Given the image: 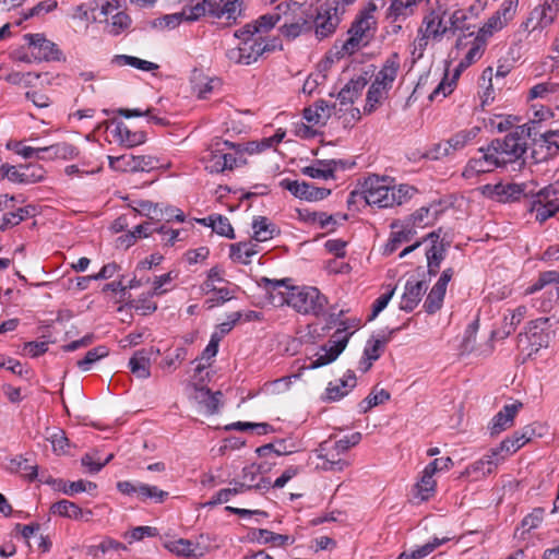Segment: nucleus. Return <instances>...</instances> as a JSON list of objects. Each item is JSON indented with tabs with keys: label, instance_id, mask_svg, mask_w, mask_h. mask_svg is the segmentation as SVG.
Wrapping results in <instances>:
<instances>
[{
	"label": "nucleus",
	"instance_id": "51",
	"mask_svg": "<svg viewBox=\"0 0 559 559\" xmlns=\"http://www.w3.org/2000/svg\"><path fill=\"white\" fill-rule=\"evenodd\" d=\"M321 452L325 451V453L319 454V457L324 460L322 468L325 471H334V472H341L345 467L348 466V462L337 457L332 451H328V448L325 445H321Z\"/></svg>",
	"mask_w": 559,
	"mask_h": 559
},
{
	"label": "nucleus",
	"instance_id": "9",
	"mask_svg": "<svg viewBox=\"0 0 559 559\" xmlns=\"http://www.w3.org/2000/svg\"><path fill=\"white\" fill-rule=\"evenodd\" d=\"M364 198L368 205H377L378 207L391 206V189L386 178L371 176L368 177L364 185L362 191H353L349 194L348 203L355 202L356 198Z\"/></svg>",
	"mask_w": 559,
	"mask_h": 559
},
{
	"label": "nucleus",
	"instance_id": "59",
	"mask_svg": "<svg viewBox=\"0 0 559 559\" xmlns=\"http://www.w3.org/2000/svg\"><path fill=\"white\" fill-rule=\"evenodd\" d=\"M281 11L280 4L275 8L272 13L264 14L260 16L255 22V26H259V33L267 32L273 28L276 24L281 23Z\"/></svg>",
	"mask_w": 559,
	"mask_h": 559
},
{
	"label": "nucleus",
	"instance_id": "11",
	"mask_svg": "<svg viewBox=\"0 0 559 559\" xmlns=\"http://www.w3.org/2000/svg\"><path fill=\"white\" fill-rule=\"evenodd\" d=\"M469 44L471 47L465 53L464 58L460 61L454 78H456L461 71L465 70L471 64L480 59L484 53L486 46V40L484 37H479L478 35L473 36ZM454 81L455 79H453L451 82H448L447 80L441 81L430 94V100H435L439 95L445 97L448 94H450L453 91Z\"/></svg>",
	"mask_w": 559,
	"mask_h": 559
},
{
	"label": "nucleus",
	"instance_id": "49",
	"mask_svg": "<svg viewBox=\"0 0 559 559\" xmlns=\"http://www.w3.org/2000/svg\"><path fill=\"white\" fill-rule=\"evenodd\" d=\"M168 496L169 493L167 491H164L156 486L141 483V487H139V499L143 502L152 500L155 503H162L168 498Z\"/></svg>",
	"mask_w": 559,
	"mask_h": 559
},
{
	"label": "nucleus",
	"instance_id": "14",
	"mask_svg": "<svg viewBox=\"0 0 559 559\" xmlns=\"http://www.w3.org/2000/svg\"><path fill=\"white\" fill-rule=\"evenodd\" d=\"M526 338L532 347V352H538L540 348L549 346L554 331L551 330L549 318H538L530 322L526 330Z\"/></svg>",
	"mask_w": 559,
	"mask_h": 559
},
{
	"label": "nucleus",
	"instance_id": "55",
	"mask_svg": "<svg viewBox=\"0 0 559 559\" xmlns=\"http://www.w3.org/2000/svg\"><path fill=\"white\" fill-rule=\"evenodd\" d=\"M430 207L423 206L415 211L409 217L405 218L416 230L429 225L435 218L430 215Z\"/></svg>",
	"mask_w": 559,
	"mask_h": 559
},
{
	"label": "nucleus",
	"instance_id": "8",
	"mask_svg": "<svg viewBox=\"0 0 559 559\" xmlns=\"http://www.w3.org/2000/svg\"><path fill=\"white\" fill-rule=\"evenodd\" d=\"M343 12L344 7L337 0H320L311 19L316 37L321 40L331 36L336 31Z\"/></svg>",
	"mask_w": 559,
	"mask_h": 559
},
{
	"label": "nucleus",
	"instance_id": "36",
	"mask_svg": "<svg viewBox=\"0 0 559 559\" xmlns=\"http://www.w3.org/2000/svg\"><path fill=\"white\" fill-rule=\"evenodd\" d=\"M114 132L115 135L118 138L119 142L128 147L136 146L145 142L144 132H132L121 121L116 123Z\"/></svg>",
	"mask_w": 559,
	"mask_h": 559
},
{
	"label": "nucleus",
	"instance_id": "47",
	"mask_svg": "<svg viewBox=\"0 0 559 559\" xmlns=\"http://www.w3.org/2000/svg\"><path fill=\"white\" fill-rule=\"evenodd\" d=\"M108 354L109 350L106 346L94 347L85 354L84 358L76 361V366L82 371H88L96 361L105 358Z\"/></svg>",
	"mask_w": 559,
	"mask_h": 559
},
{
	"label": "nucleus",
	"instance_id": "29",
	"mask_svg": "<svg viewBox=\"0 0 559 559\" xmlns=\"http://www.w3.org/2000/svg\"><path fill=\"white\" fill-rule=\"evenodd\" d=\"M241 479L248 485L250 490H269L271 487L270 479L261 476V468L255 464L242 468Z\"/></svg>",
	"mask_w": 559,
	"mask_h": 559
},
{
	"label": "nucleus",
	"instance_id": "63",
	"mask_svg": "<svg viewBox=\"0 0 559 559\" xmlns=\"http://www.w3.org/2000/svg\"><path fill=\"white\" fill-rule=\"evenodd\" d=\"M94 489H96V484H94L92 481H86V480L80 479L76 481L69 483L67 486H64L62 488V491L66 495L73 496L79 492H84V491L90 492Z\"/></svg>",
	"mask_w": 559,
	"mask_h": 559
},
{
	"label": "nucleus",
	"instance_id": "37",
	"mask_svg": "<svg viewBox=\"0 0 559 559\" xmlns=\"http://www.w3.org/2000/svg\"><path fill=\"white\" fill-rule=\"evenodd\" d=\"M252 229L253 238L259 242L267 241L278 233L275 225L264 216H258L253 219Z\"/></svg>",
	"mask_w": 559,
	"mask_h": 559
},
{
	"label": "nucleus",
	"instance_id": "18",
	"mask_svg": "<svg viewBox=\"0 0 559 559\" xmlns=\"http://www.w3.org/2000/svg\"><path fill=\"white\" fill-rule=\"evenodd\" d=\"M390 227L392 231L383 249L385 255L395 252L403 243L411 241L417 234V230L406 219L394 221Z\"/></svg>",
	"mask_w": 559,
	"mask_h": 559
},
{
	"label": "nucleus",
	"instance_id": "46",
	"mask_svg": "<svg viewBox=\"0 0 559 559\" xmlns=\"http://www.w3.org/2000/svg\"><path fill=\"white\" fill-rule=\"evenodd\" d=\"M390 397H391V395L386 390L381 389L378 391V390L373 389L370 392V394L359 403L360 413L365 414V413L369 412L372 407L378 406V405L383 404L384 402L389 401Z\"/></svg>",
	"mask_w": 559,
	"mask_h": 559
},
{
	"label": "nucleus",
	"instance_id": "7",
	"mask_svg": "<svg viewBox=\"0 0 559 559\" xmlns=\"http://www.w3.org/2000/svg\"><path fill=\"white\" fill-rule=\"evenodd\" d=\"M376 9L377 7L374 3H368V5L353 22L352 27L348 31L349 37L343 44V50L346 53L353 55L360 47L366 46L373 37L376 28L373 12Z\"/></svg>",
	"mask_w": 559,
	"mask_h": 559
},
{
	"label": "nucleus",
	"instance_id": "1",
	"mask_svg": "<svg viewBox=\"0 0 559 559\" xmlns=\"http://www.w3.org/2000/svg\"><path fill=\"white\" fill-rule=\"evenodd\" d=\"M259 286L269 295L273 304L287 305L301 314L320 317L325 312L328 299L311 286H294L290 278L271 280L261 277Z\"/></svg>",
	"mask_w": 559,
	"mask_h": 559
},
{
	"label": "nucleus",
	"instance_id": "12",
	"mask_svg": "<svg viewBox=\"0 0 559 559\" xmlns=\"http://www.w3.org/2000/svg\"><path fill=\"white\" fill-rule=\"evenodd\" d=\"M349 335L350 334L346 333L345 329L336 330L328 344L321 348L322 353L317 354L316 358L310 361L309 368L316 369L334 361L345 349Z\"/></svg>",
	"mask_w": 559,
	"mask_h": 559
},
{
	"label": "nucleus",
	"instance_id": "13",
	"mask_svg": "<svg viewBox=\"0 0 559 559\" xmlns=\"http://www.w3.org/2000/svg\"><path fill=\"white\" fill-rule=\"evenodd\" d=\"M556 190L552 187L542 189L535 197L531 212L539 223L546 222L549 217L559 212V200L556 198Z\"/></svg>",
	"mask_w": 559,
	"mask_h": 559
},
{
	"label": "nucleus",
	"instance_id": "22",
	"mask_svg": "<svg viewBox=\"0 0 559 559\" xmlns=\"http://www.w3.org/2000/svg\"><path fill=\"white\" fill-rule=\"evenodd\" d=\"M423 241H430V247L426 250L427 266L429 275H436L444 259L445 245L439 240L436 231L428 234Z\"/></svg>",
	"mask_w": 559,
	"mask_h": 559
},
{
	"label": "nucleus",
	"instance_id": "19",
	"mask_svg": "<svg viewBox=\"0 0 559 559\" xmlns=\"http://www.w3.org/2000/svg\"><path fill=\"white\" fill-rule=\"evenodd\" d=\"M469 15L463 9H457L449 14V24H448V34L455 35L457 32H467L463 37H459L456 40V48L461 49L468 45L466 41L467 38L474 36L475 32L472 29L471 24L468 23Z\"/></svg>",
	"mask_w": 559,
	"mask_h": 559
},
{
	"label": "nucleus",
	"instance_id": "41",
	"mask_svg": "<svg viewBox=\"0 0 559 559\" xmlns=\"http://www.w3.org/2000/svg\"><path fill=\"white\" fill-rule=\"evenodd\" d=\"M385 341L380 338H371L367 341L364 349L366 367H361V371L366 372L378 360L384 350Z\"/></svg>",
	"mask_w": 559,
	"mask_h": 559
},
{
	"label": "nucleus",
	"instance_id": "64",
	"mask_svg": "<svg viewBox=\"0 0 559 559\" xmlns=\"http://www.w3.org/2000/svg\"><path fill=\"white\" fill-rule=\"evenodd\" d=\"M24 183H35L44 179L45 170L39 165H24Z\"/></svg>",
	"mask_w": 559,
	"mask_h": 559
},
{
	"label": "nucleus",
	"instance_id": "17",
	"mask_svg": "<svg viewBox=\"0 0 559 559\" xmlns=\"http://www.w3.org/2000/svg\"><path fill=\"white\" fill-rule=\"evenodd\" d=\"M280 185L296 198L310 202L323 200L331 193L329 189L318 188L306 181L283 179Z\"/></svg>",
	"mask_w": 559,
	"mask_h": 559
},
{
	"label": "nucleus",
	"instance_id": "16",
	"mask_svg": "<svg viewBox=\"0 0 559 559\" xmlns=\"http://www.w3.org/2000/svg\"><path fill=\"white\" fill-rule=\"evenodd\" d=\"M24 38L28 41L31 57L38 61L60 60L61 51L57 45L44 37L41 34H26Z\"/></svg>",
	"mask_w": 559,
	"mask_h": 559
},
{
	"label": "nucleus",
	"instance_id": "61",
	"mask_svg": "<svg viewBox=\"0 0 559 559\" xmlns=\"http://www.w3.org/2000/svg\"><path fill=\"white\" fill-rule=\"evenodd\" d=\"M12 464L15 466L16 471L28 480H33L37 477V465L28 464L27 459L19 456L12 460Z\"/></svg>",
	"mask_w": 559,
	"mask_h": 559
},
{
	"label": "nucleus",
	"instance_id": "44",
	"mask_svg": "<svg viewBox=\"0 0 559 559\" xmlns=\"http://www.w3.org/2000/svg\"><path fill=\"white\" fill-rule=\"evenodd\" d=\"M205 221H209V227H211L216 234L229 239L235 238L234 228L226 216L210 215L209 217H205Z\"/></svg>",
	"mask_w": 559,
	"mask_h": 559
},
{
	"label": "nucleus",
	"instance_id": "54",
	"mask_svg": "<svg viewBox=\"0 0 559 559\" xmlns=\"http://www.w3.org/2000/svg\"><path fill=\"white\" fill-rule=\"evenodd\" d=\"M559 284V272L558 271H547L539 274L536 282H534L531 286L526 288V294H534L540 289H543L546 285L549 284Z\"/></svg>",
	"mask_w": 559,
	"mask_h": 559
},
{
	"label": "nucleus",
	"instance_id": "3",
	"mask_svg": "<svg viewBox=\"0 0 559 559\" xmlns=\"http://www.w3.org/2000/svg\"><path fill=\"white\" fill-rule=\"evenodd\" d=\"M243 0H202L181 10L185 21H197L202 16L215 20L225 19L228 24L237 21L241 14Z\"/></svg>",
	"mask_w": 559,
	"mask_h": 559
},
{
	"label": "nucleus",
	"instance_id": "35",
	"mask_svg": "<svg viewBox=\"0 0 559 559\" xmlns=\"http://www.w3.org/2000/svg\"><path fill=\"white\" fill-rule=\"evenodd\" d=\"M559 94V83L547 81L534 85L530 90V98H543L556 105Z\"/></svg>",
	"mask_w": 559,
	"mask_h": 559
},
{
	"label": "nucleus",
	"instance_id": "25",
	"mask_svg": "<svg viewBox=\"0 0 559 559\" xmlns=\"http://www.w3.org/2000/svg\"><path fill=\"white\" fill-rule=\"evenodd\" d=\"M356 386V376L354 371L348 370L344 377L335 382H330L325 389L324 400L336 402L343 399Z\"/></svg>",
	"mask_w": 559,
	"mask_h": 559
},
{
	"label": "nucleus",
	"instance_id": "6",
	"mask_svg": "<svg viewBox=\"0 0 559 559\" xmlns=\"http://www.w3.org/2000/svg\"><path fill=\"white\" fill-rule=\"evenodd\" d=\"M281 11V34L288 38L295 39L296 37L312 31V13L298 2H283L280 3Z\"/></svg>",
	"mask_w": 559,
	"mask_h": 559
},
{
	"label": "nucleus",
	"instance_id": "34",
	"mask_svg": "<svg viewBox=\"0 0 559 559\" xmlns=\"http://www.w3.org/2000/svg\"><path fill=\"white\" fill-rule=\"evenodd\" d=\"M258 253V245L252 241L233 243L230 246V258L242 264H249L251 258Z\"/></svg>",
	"mask_w": 559,
	"mask_h": 559
},
{
	"label": "nucleus",
	"instance_id": "50",
	"mask_svg": "<svg viewBox=\"0 0 559 559\" xmlns=\"http://www.w3.org/2000/svg\"><path fill=\"white\" fill-rule=\"evenodd\" d=\"M131 24V19L124 12H117L111 15L110 19H107L106 29L109 34L117 36L124 29H127Z\"/></svg>",
	"mask_w": 559,
	"mask_h": 559
},
{
	"label": "nucleus",
	"instance_id": "32",
	"mask_svg": "<svg viewBox=\"0 0 559 559\" xmlns=\"http://www.w3.org/2000/svg\"><path fill=\"white\" fill-rule=\"evenodd\" d=\"M111 63L117 67L129 66L145 72H153L159 68L157 63L140 59L128 55H116L111 59Z\"/></svg>",
	"mask_w": 559,
	"mask_h": 559
},
{
	"label": "nucleus",
	"instance_id": "24",
	"mask_svg": "<svg viewBox=\"0 0 559 559\" xmlns=\"http://www.w3.org/2000/svg\"><path fill=\"white\" fill-rule=\"evenodd\" d=\"M400 70V59L397 53L391 55L383 63L380 71L377 73L372 84L383 87L385 91L392 88L393 82L397 76Z\"/></svg>",
	"mask_w": 559,
	"mask_h": 559
},
{
	"label": "nucleus",
	"instance_id": "38",
	"mask_svg": "<svg viewBox=\"0 0 559 559\" xmlns=\"http://www.w3.org/2000/svg\"><path fill=\"white\" fill-rule=\"evenodd\" d=\"M493 194L500 202L515 201L519 200L521 195L525 194V186L518 183H499L495 186Z\"/></svg>",
	"mask_w": 559,
	"mask_h": 559
},
{
	"label": "nucleus",
	"instance_id": "53",
	"mask_svg": "<svg viewBox=\"0 0 559 559\" xmlns=\"http://www.w3.org/2000/svg\"><path fill=\"white\" fill-rule=\"evenodd\" d=\"M255 538L263 544H273L275 546H283L288 543H292L290 537L288 535H282L273 533L269 530L260 528L255 534Z\"/></svg>",
	"mask_w": 559,
	"mask_h": 559
},
{
	"label": "nucleus",
	"instance_id": "48",
	"mask_svg": "<svg viewBox=\"0 0 559 559\" xmlns=\"http://www.w3.org/2000/svg\"><path fill=\"white\" fill-rule=\"evenodd\" d=\"M111 169L123 173L136 171L135 156L132 154H122L120 156H108Z\"/></svg>",
	"mask_w": 559,
	"mask_h": 559
},
{
	"label": "nucleus",
	"instance_id": "42",
	"mask_svg": "<svg viewBox=\"0 0 559 559\" xmlns=\"http://www.w3.org/2000/svg\"><path fill=\"white\" fill-rule=\"evenodd\" d=\"M45 154H47L48 158H62V159H72L78 155V150L75 146L68 143H58L50 146H45L39 148Z\"/></svg>",
	"mask_w": 559,
	"mask_h": 559
},
{
	"label": "nucleus",
	"instance_id": "5",
	"mask_svg": "<svg viewBox=\"0 0 559 559\" xmlns=\"http://www.w3.org/2000/svg\"><path fill=\"white\" fill-rule=\"evenodd\" d=\"M241 152L239 145L215 138L205 150L202 160L207 171L219 174L236 167L238 165L236 155Z\"/></svg>",
	"mask_w": 559,
	"mask_h": 559
},
{
	"label": "nucleus",
	"instance_id": "52",
	"mask_svg": "<svg viewBox=\"0 0 559 559\" xmlns=\"http://www.w3.org/2000/svg\"><path fill=\"white\" fill-rule=\"evenodd\" d=\"M391 206L394 205H401L408 201L414 193L416 192V189L408 185H399V186H391Z\"/></svg>",
	"mask_w": 559,
	"mask_h": 559
},
{
	"label": "nucleus",
	"instance_id": "15",
	"mask_svg": "<svg viewBox=\"0 0 559 559\" xmlns=\"http://www.w3.org/2000/svg\"><path fill=\"white\" fill-rule=\"evenodd\" d=\"M483 155L478 158H472L463 170V177L469 179L479 174L492 171L495 168L503 167L499 156L493 152L491 144L487 148H479Z\"/></svg>",
	"mask_w": 559,
	"mask_h": 559
},
{
	"label": "nucleus",
	"instance_id": "23",
	"mask_svg": "<svg viewBox=\"0 0 559 559\" xmlns=\"http://www.w3.org/2000/svg\"><path fill=\"white\" fill-rule=\"evenodd\" d=\"M445 14L447 11L442 13L437 11L429 12L424 16L421 26L419 27L420 32L426 34V37H432V40L440 41L443 35L448 34V24L443 21Z\"/></svg>",
	"mask_w": 559,
	"mask_h": 559
},
{
	"label": "nucleus",
	"instance_id": "56",
	"mask_svg": "<svg viewBox=\"0 0 559 559\" xmlns=\"http://www.w3.org/2000/svg\"><path fill=\"white\" fill-rule=\"evenodd\" d=\"M506 25V20H503L502 16L496 12L488 19L484 26L479 28L477 35L479 37H484L486 40L487 37L491 36L495 32L502 29Z\"/></svg>",
	"mask_w": 559,
	"mask_h": 559
},
{
	"label": "nucleus",
	"instance_id": "58",
	"mask_svg": "<svg viewBox=\"0 0 559 559\" xmlns=\"http://www.w3.org/2000/svg\"><path fill=\"white\" fill-rule=\"evenodd\" d=\"M361 440L360 432H354L350 436H346L340 440H337L331 449L328 451H332L336 456L345 453L350 447L358 444Z\"/></svg>",
	"mask_w": 559,
	"mask_h": 559
},
{
	"label": "nucleus",
	"instance_id": "27",
	"mask_svg": "<svg viewBox=\"0 0 559 559\" xmlns=\"http://www.w3.org/2000/svg\"><path fill=\"white\" fill-rule=\"evenodd\" d=\"M153 353L159 354V349H154V347H151L148 349H140L136 350L130 358L129 368L131 372L135 374L138 378L147 379L151 376L150 356Z\"/></svg>",
	"mask_w": 559,
	"mask_h": 559
},
{
	"label": "nucleus",
	"instance_id": "28",
	"mask_svg": "<svg viewBox=\"0 0 559 559\" xmlns=\"http://www.w3.org/2000/svg\"><path fill=\"white\" fill-rule=\"evenodd\" d=\"M421 0H392L386 12V19L391 23L405 21L415 13Z\"/></svg>",
	"mask_w": 559,
	"mask_h": 559
},
{
	"label": "nucleus",
	"instance_id": "10",
	"mask_svg": "<svg viewBox=\"0 0 559 559\" xmlns=\"http://www.w3.org/2000/svg\"><path fill=\"white\" fill-rule=\"evenodd\" d=\"M275 41H265L261 36L258 39H246L240 41L238 47L228 49L226 57L236 64H251L264 52L273 51L276 47Z\"/></svg>",
	"mask_w": 559,
	"mask_h": 559
},
{
	"label": "nucleus",
	"instance_id": "39",
	"mask_svg": "<svg viewBox=\"0 0 559 559\" xmlns=\"http://www.w3.org/2000/svg\"><path fill=\"white\" fill-rule=\"evenodd\" d=\"M479 131L480 129L478 127H473L468 130L459 131L447 140L452 154L456 151L463 150L467 144H469L478 135Z\"/></svg>",
	"mask_w": 559,
	"mask_h": 559
},
{
	"label": "nucleus",
	"instance_id": "20",
	"mask_svg": "<svg viewBox=\"0 0 559 559\" xmlns=\"http://www.w3.org/2000/svg\"><path fill=\"white\" fill-rule=\"evenodd\" d=\"M559 12V3L555 0H545V2L538 7H536L532 12L531 16L527 19L525 26L528 27V24L536 21V24L533 26V29L536 28H546L551 25L557 17Z\"/></svg>",
	"mask_w": 559,
	"mask_h": 559
},
{
	"label": "nucleus",
	"instance_id": "45",
	"mask_svg": "<svg viewBox=\"0 0 559 559\" xmlns=\"http://www.w3.org/2000/svg\"><path fill=\"white\" fill-rule=\"evenodd\" d=\"M445 292L444 288L436 284L432 286L424 304L427 313L432 314L441 309Z\"/></svg>",
	"mask_w": 559,
	"mask_h": 559
},
{
	"label": "nucleus",
	"instance_id": "57",
	"mask_svg": "<svg viewBox=\"0 0 559 559\" xmlns=\"http://www.w3.org/2000/svg\"><path fill=\"white\" fill-rule=\"evenodd\" d=\"M527 314V307L526 306H519L516 307L510 316L504 317V332L506 334H511L515 331L516 326L521 323V321L526 317Z\"/></svg>",
	"mask_w": 559,
	"mask_h": 559
},
{
	"label": "nucleus",
	"instance_id": "40",
	"mask_svg": "<svg viewBox=\"0 0 559 559\" xmlns=\"http://www.w3.org/2000/svg\"><path fill=\"white\" fill-rule=\"evenodd\" d=\"M168 548L170 551L175 552L178 556L201 557L204 555L203 549L199 547L198 544H194L191 540L183 538L171 542Z\"/></svg>",
	"mask_w": 559,
	"mask_h": 559
},
{
	"label": "nucleus",
	"instance_id": "62",
	"mask_svg": "<svg viewBox=\"0 0 559 559\" xmlns=\"http://www.w3.org/2000/svg\"><path fill=\"white\" fill-rule=\"evenodd\" d=\"M201 396L203 397L202 403L204 404L206 412L214 414L218 411L221 392L212 393L207 389L201 390Z\"/></svg>",
	"mask_w": 559,
	"mask_h": 559
},
{
	"label": "nucleus",
	"instance_id": "60",
	"mask_svg": "<svg viewBox=\"0 0 559 559\" xmlns=\"http://www.w3.org/2000/svg\"><path fill=\"white\" fill-rule=\"evenodd\" d=\"M551 131H546L539 135L540 148H546V155L548 158L556 155L559 152V138L550 136Z\"/></svg>",
	"mask_w": 559,
	"mask_h": 559
},
{
	"label": "nucleus",
	"instance_id": "43",
	"mask_svg": "<svg viewBox=\"0 0 559 559\" xmlns=\"http://www.w3.org/2000/svg\"><path fill=\"white\" fill-rule=\"evenodd\" d=\"M389 92L383 87H379L374 84H371L366 97V105L364 107V111L366 114L373 112L386 99Z\"/></svg>",
	"mask_w": 559,
	"mask_h": 559
},
{
	"label": "nucleus",
	"instance_id": "21",
	"mask_svg": "<svg viewBox=\"0 0 559 559\" xmlns=\"http://www.w3.org/2000/svg\"><path fill=\"white\" fill-rule=\"evenodd\" d=\"M426 290L427 285L424 281L407 280L401 298L400 309L406 312L413 311L420 302Z\"/></svg>",
	"mask_w": 559,
	"mask_h": 559
},
{
	"label": "nucleus",
	"instance_id": "33",
	"mask_svg": "<svg viewBox=\"0 0 559 559\" xmlns=\"http://www.w3.org/2000/svg\"><path fill=\"white\" fill-rule=\"evenodd\" d=\"M437 462H430L424 469L420 481L417 484L418 495L420 500H427L435 491L436 481L433 475L436 474Z\"/></svg>",
	"mask_w": 559,
	"mask_h": 559
},
{
	"label": "nucleus",
	"instance_id": "30",
	"mask_svg": "<svg viewBox=\"0 0 559 559\" xmlns=\"http://www.w3.org/2000/svg\"><path fill=\"white\" fill-rule=\"evenodd\" d=\"M521 407L522 403L504 405L503 408L492 418V433H500L511 427L513 419Z\"/></svg>",
	"mask_w": 559,
	"mask_h": 559
},
{
	"label": "nucleus",
	"instance_id": "4",
	"mask_svg": "<svg viewBox=\"0 0 559 559\" xmlns=\"http://www.w3.org/2000/svg\"><path fill=\"white\" fill-rule=\"evenodd\" d=\"M536 428L533 425H527L521 430L515 431L512 437L504 439L499 448L492 449L490 454L484 456L479 461L475 462L471 467L474 472H479L483 475L491 474L497 467L500 461L504 460L506 456L501 455L502 452L506 454H513L527 442L532 441L536 437ZM540 437L542 435L538 433Z\"/></svg>",
	"mask_w": 559,
	"mask_h": 559
},
{
	"label": "nucleus",
	"instance_id": "26",
	"mask_svg": "<svg viewBox=\"0 0 559 559\" xmlns=\"http://www.w3.org/2000/svg\"><path fill=\"white\" fill-rule=\"evenodd\" d=\"M335 104H329L324 99L317 100L312 106L304 109V118L313 126H323L332 116Z\"/></svg>",
	"mask_w": 559,
	"mask_h": 559
},
{
	"label": "nucleus",
	"instance_id": "2",
	"mask_svg": "<svg viewBox=\"0 0 559 559\" xmlns=\"http://www.w3.org/2000/svg\"><path fill=\"white\" fill-rule=\"evenodd\" d=\"M536 121L518 126L512 132L503 139H495L490 142L493 152L499 156L503 166L520 160L526 153V139L537 135L535 131Z\"/></svg>",
	"mask_w": 559,
	"mask_h": 559
},
{
	"label": "nucleus",
	"instance_id": "31",
	"mask_svg": "<svg viewBox=\"0 0 559 559\" xmlns=\"http://www.w3.org/2000/svg\"><path fill=\"white\" fill-rule=\"evenodd\" d=\"M53 514H58L63 518H69L72 520H80L84 516V514L92 515V511L84 512L79 506L69 500H60L53 503L50 508Z\"/></svg>",
	"mask_w": 559,
	"mask_h": 559
}]
</instances>
